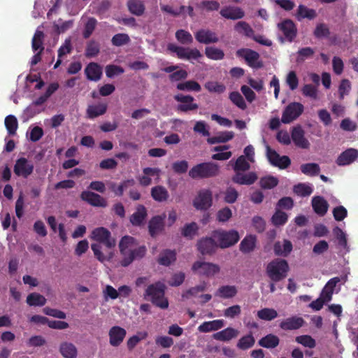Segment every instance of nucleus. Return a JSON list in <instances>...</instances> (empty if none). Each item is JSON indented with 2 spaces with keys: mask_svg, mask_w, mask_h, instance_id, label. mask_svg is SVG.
<instances>
[{
  "mask_svg": "<svg viewBox=\"0 0 358 358\" xmlns=\"http://www.w3.org/2000/svg\"><path fill=\"white\" fill-rule=\"evenodd\" d=\"M165 286L161 282L150 285L145 289L144 297L150 299L152 303L162 309L169 307L168 300L164 297Z\"/></svg>",
  "mask_w": 358,
  "mask_h": 358,
  "instance_id": "nucleus-1",
  "label": "nucleus"
},
{
  "mask_svg": "<svg viewBox=\"0 0 358 358\" xmlns=\"http://www.w3.org/2000/svg\"><path fill=\"white\" fill-rule=\"evenodd\" d=\"M289 270V264L285 259H275L268 264L266 271L273 282H279L287 277Z\"/></svg>",
  "mask_w": 358,
  "mask_h": 358,
  "instance_id": "nucleus-2",
  "label": "nucleus"
},
{
  "mask_svg": "<svg viewBox=\"0 0 358 358\" xmlns=\"http://www.w3.org/2000/svg\"><path fill=\"white\" fill-rule=\"evenodd\" d=\"M220 167L213 162H203L194 166L189 171V176L193 179L209 178L217 176Z\"/></svg>",
  "mask_w": 358,
  "mask_h": 358,
  "instance_id": "nucleus-3",
  "label": "nucleus"
},
{
  "mask_svg": "<svg viewBox=\"0 0 358 358\" xmlns=\"http://www.w3.org/2000/svg\"><path fill=\"white\" fill-rule=\"evenodd\" d=\"M213 236L218 242V246L221 248H229L235 245L240 239L238 231L234 229L228 231L215 230L213 232Z\"/></svg>",
  "mask_w": 358,
  "mask_h": 358,
  "instance_id": "nucleus-4",
  "label": "nucleus"
},
{
  "mask_svg": "<svg viewBox=\"0 0 358 358\" xmlns=\"http://www.w3.org/2000/svg\"><path fill=\"white\" fill-rule=\"evenodd\" d=\"M167 50L176 54L178 58L181 59H198L202 57L200 51L196 48H185L173 43L167 45Z\"/></svg>",
  "mask_w": 358,
  "mask_h": 358,
  "instance_id": "nucleus-5",
  "label": "nucleus"
},
{
  "mask_svg": "<svg viewBox=\"0 0 358 358\" xmlns=\"http://www.w3.org/2000/svg\"><path fill=\"white\" fill-rule=\"evenodd\" d=\"M91 238L99 243H103L108 249L114 248L116 245V241L111 237L110 231L103 227L93 229Z\"/></svg>",
  "mask_w": 358,
  "mask_h": 358,
  "instance_id": "nucleus-6",
  "label": "nucleus"
},
{
  "mask_svg": "<svg viewBox=\"0 0 358 358\" xmlns=\"http://www.w3.org/2000/svg\"><path fill=\"white\" fill-rule=\"evenodd\" d=\"M303 104L299 102L289 103L282 111L281 122L284 124H289L296 120L303 112Z\"/></svg>",
  "mask_w": 358,
  "mask_h": 358,
  "instance_id": "nucleus-7",
  "label": "nucleus"
},
{
  "mask_svg": "<svg viewBox=\"0 0 358 358\" xmlns=\"http://www.w3.org/2000/svg\"><path fill=\"white\" fill-rule=\"evenodd\" d=\"M192 269L198 275L206 277L213 276L220 271V268L217 264L201 261L195 262L192 265Z\"/></svg>",
  "mask_w": 358,
  "mask_h": 358,
  "instance_id": "nucleus-8",
  "label": "nucleus"
},
{
  "mask_svg": "<svg viewBox=\"0 0 358 358\" xmlns=\"http://www.w3.org/2000/svg\"><path fill=\"white\" fill-rule=\"evenodd\" d=\"M213 203L212 192L208 189H201L193 200V206L196 210H206Z\"/></svg>",
  "mask_w": 358,
  "mask_h": 358,
  "instance_id": "nucleus-9",
  "label": "nucleus"
},
{
  "mask_svg": "<svg viewBox=\"0 0 358 358\" xmlns=\"http://www.w3.org/2000/svg\"><path fill=\"white\" fill-rule=\"evenodd\" d=\"M174 99L180 103L177 106L178 111L187 113L199 108V105L194 103V98L191 95L178 94L174 96Z\"/></svg>",
  "mask_w": 358,
  "mask_h": 358,
  "instance_id": "nucleus-10",
  "label": "nucleus"
},
{
  "mask_svg": "<svg viewBox=\"0 0 358 358\" xmlns=\"http://www.w3.org/2000/svg\"><path fill=\"white\" fill-rule=\"evenodd\" d=\"M236 55L244 58L248 66L255 69H259L263 66L262 62L259 61V55L251 49H240L236 51Z\"/></svg>",
  "mask_w": 358,
  "mask_h": 358,
  "instance_id": "nucleus-11",
  "label": "nucleus"
},
{
  "mask_svg": "<svg viewBox=\"0 0 358 358\" xmlns=\"http://www.w3.org/2000/svg\"><path fill=\"white\" fill-rule=\"evenodd\" d=\"M278 28L282 33L285 40L288 42H292L296 37L297 28L292 20H284L278 24Z\"/></svg>",
  "mask_w": 358,
  "mask_h": 358,
  "instance_id": "nucleus-12",
  "label": "nucleus"
},
{
  "mask_svg": "<svg viewBox=\"0 0 358 358\" xmlns=\"http://www.w3.org/2000/svg\"><path fill=\"white\" fill-rule=\"evenodd\" d=\"M34 171V165L26 158L20 157L16 160L13 171L17 176H22L27 178Z\"/></svg>",
  "mask_w": 358,
  "mask_h": 358,
  "instance_id": "nucleus-13",
  "label": "nucleus"
},
{
  "mask_svg": "<svg viewBox=\"0 0 358 358\" xmlns=\"http://www.w3.org/2000/svg\"><path fill=\"white\" fill-rule=\"evenodd\" d=\"M291 138L294 145L301 149H308L310 143L305 137V131L300 125L294 127L291 131Z\"/></svg>",
  "mask_w": 358,
  "mask_h": 358,
  "instance_id": "nucleus-14",
  "label": "nucleus"
},
{
  "mask_svg": "<svg viewBox=\"0 0 358 358\" xmlns=\"http://www.w3.org/2000/svg\"><path fill=\"white\" fill-rule=\"evenodd\" d=\"M80 199L92 206L105 208L107 201L101 195L91 191H83L80 194Z\"/></svg>",
  "mask_w": 358,
  "mask_h": 358,
  "instance_id": "nucleus-15",
  "label": "nucleus"
},
{
  "mask_svg": "<svg viewBox=\"0 0 358 358\" xmlns=\"http://www.w3.org/2000/svg\"><path fill=\"white\" fill-rule=\"evenodd\" d=\"M197 42L203 44L216 43L219 41L217 34L208 29H201L194 33Z\"/></svg>",
  "mask_w": 358,
  "mask_h": 358,
  "instance_id": "nucleus-16",
  "label": "nucleus"
},
{
  "mask_svg": "<svg viewBox=\"0 0 358 358\" xmlns=\"http://www.w3.org/2000/svg\"><path fill=\"white\" fill-rule=\"evenodd\" d=\"M211 237L202 238L197 242V249L203 255H211L217 248L218 244Z\"/></svg>",
  "mask_w": 358,
  "mask_h": 358,
  "instance_id": "nucleus-17",
  "label": "nucleus"
},
{
  "mask_svg": "<svg viewBox=\"0 0 358 358\" xmlns=\"http://www.w3.org/2000/svg\"><path fill=\"white\" fill-rule=\"evenodd\" d=\"M258 179L257 174L254 171L248 173L237 172L232 178L233 182L241 185H251Z\"/></svg>",
  "mask_w": 358,
  "mask_h": 358,
  "instance_id": "nucleus-18",
  "label": "nucleus"
},
{
  "mask_svg": "<svg viewBox=\"0 0 358 358\" xmlns=\"http://www.w3.org/2000/svg\"><path fill=\"white\" fill-rule=\"evenodd\" d=\"M127 335L126 330L119 326L111 327L108 332L109 343L113 347H118Z\"/></svg>",
  "mask_w": 358,
  "mask_h": 358,
  "instance_id": "nucleus-19",
  "label": "nucleus"
},
{
  "mask_svg": "<svg viewBox=\"0 0 358 358\" xmlns=\"http://www.w3.org/2000/svg\"><path fill=\"white\" fill-rule=\"evenodd\" d=\"M146 251L147 249L145 245H141L137 248L130 250L127 255L125 257H123L121 260V265L124 267L128 266L134 260L143 258L145 255Z\"/></svg>",
  "mask_w": 358,
  "mask_h": 358,
  "instance_id": "nucleus-20",
  "label": "nucleus"
},
{
  "mask_svg": "<svg viewBox=\"0 0 358 358\" xmlns=\"http://www.w3.org/2000/svg\"><path fill=\"white\" fill-rule=\"evenodd\" d=\"M305 324L304 320L301 317L292 316L280 322L279 327L284 331L296 330Z\"/></svg>",
  "mask_w": 358,
  "mask_h": 358,
  "instance_id": "nucleus-21",
  "label": "nucleus"
},
{
  "mask_svg": "<svg viewBox=\"0 0 358 358\" xmlns=\"http://www.w3.org/2000/svg\"><path fill=\"white\" fill-rule=\"evenodd\" d=\"M358 157V150L355 148H348L341 152L336 159L338 166H346L352 164Z\"/></svg>",
  "mask_w": 358,
  "mask_h": 358,
  "instance_id": "nucleus-22",
  "label": "nucleus"
},
{
  "mask_svg": "<svg viewBox=\"0 0 358 358\" xmlns=\"http://www.w3.org/2000/svg\"><path fill=\"white\" fill-rule=\"evenodd\" d=\"M220 14L222 17L226 19L233 20L242 19L245 16L244 10L241 8L237 6L224 7L220 10Z\"/></svg>",
  "mask_w": 358,
  "mask_h": 358,
  "instance_id": "nucleus-23",
  "label": "nucleus"
},
{
  "mask_svg": "<svg viewBox=\"0 0 358 358\" xmlns=\"http://www.w3.org/2000/svg\"><path fill=\"white\" fill-rule=\"evenodd\" d=\"M311 203L313 209L317 215L324 216L327 213L329 203L322 196H313Z\"/></svg>",
  "mask_w": 358,
  "mask_h": 358,
  "instance_id": "nucleus-24",
  "label": "nucleus"
},
{
  "mask_svg": "<svg viewBox=\"0 0 358 358\" xmlns=\"http://www.w3.org/2000/svg\"><path fill=\"white\" fill-rule=\"evenodd\" d=\"M85 73L88 80L98 81L102 76V69L97 63L90 62L85 69Z\"/></svg>",
  "mask_w": 358,
  "mask_h": 358,
  "instance_id": "nucleus-25",
  "label": "nucleus"
},
{
  "mask_svg": "<svg viewBox=\"0 0 358 358\" xmlns=\"http://www.w3.org/2000/svg\"><path fill=\"white\" fill-rule=\"evenodd\" d=\"M137 245V241L134 237L130 236H123L119 243L120 254L123 257H125L129 253V251L132 250V248Z\"/></svg>",
  "mask_w": 358,
  "mask_h": 358,
  "instance_id": "nucleus-26",
  "label": "nucleus"
},
{
  "mask_svg": "<svg viewBox=\"0 0 358 358\" xmlns=\"http://www.w3.org/2000/svg\"><path fill=\"white\" fill-rule=\"evenodd\" d=\"M224 326L223 320H215L212 321L204 322L198 327V331L201 333H208L213 331H217Z\"/></svg>",
  "mask_w": 358,
  "mask_h": 358,
  "instance_id": "nucleus-27",
  "label": "nucleus"
},
{
  "mask_svg": "<svg viewBox=\"0 0 358 358\" xmlns=\"http://www.w3.org/2000/svg\"><path fill=\"white\" fill-rule=\"evenodd\" d=\"M164 218L159 215L153 217L149 222L148 229L152 237H155L157 234L164 230Z\"/></svg>",
  "mask_w": 358,
  "mask_h": 358,
  "instance_id": "nucleus-28",
  "label": "nucleus"
},
{
  "mask_svg": "<svg viewBox=\"0 0 358 358\" xmlns=\"http://www.w3.org/2000/svg\"><path fill=\"white\" fill-rule=\"evenodd\" d=\"M238 331L232 327H227L220 331H218L213 335L215 340L220 341H229L232 338L237 337Z\"/></svg>",
  "mask_w": 358,
  "mask_h": 358,
  "instance_id": "nucleus-29",
  "label": "nucleus"
},
{
  "mask_svg": "<svg viewBox=\"0 0 358 358\" xmlns=\"http://www.w3.org/2000/svg\"><path fill=\"white\" fill-rule=\"evenodd\" d=\"M176 260V252L175 250L166 249L162 250L157 259L159 264L169 266Z\"/></svg>",
  "mask_w": 358,
  "mask_h": 358,
  "instance_id": "nucleus-30",
  "label": "nucleus"
},
{
  "mask_svg": "<svg viewBox=\"0 0 358 358\" xmlns=\"http://www.w3.org/2000/svg\"><path fill=\"white\" fill-rule=\"evenodd\" d=\"M147 210L143 205H138L134 212L130 217V222L134 226L141 225L147 217Z\"/></svg>",
  "mask_w": 358,
  "mask_h": 358,
  "instance_id": "nucleus-31",
  "label": "nucleus"
},
{
  "mask_svg": "<svg viewBox=\"0 0 358 358\" xmlns=\"http://www.w3.org/2000/svg\"><path fill=\"white\" fill-rule=\"evenodd\" d=\"M150 194L152 198L157 202L166 201L169 197L168 190L162 185H157L151 189Z\"/></svg>",
  "mask_w": 358,
  "mask_h": 358,
  "instance_id": "nucleus-32",
  "label": "nucleus"
},
{
  "mask_svg": "<svg viewBox=\"0 0 358 358\" xmlns=\"http://www.w3.org/2000/svg\"><path fill=\"white\" fill-rule=\"evenodd\" d=\"M127 6L129 11L136 16L143 15L145 10V6L141 0H128Z\"/></svg>",
  "mask_w": 358,
  "mask_h": 358,
  "instance_id": "nucleus-33",
  "label": "nucleus"
},
{
  "mask_svg": "<svg viewBox=\"0 0 358 358\" xmlns=\"http://www.w3.org/2000/svg\"><path fill=\"white\" fill-rule=\"evenodd\" d=\"M292 244L289 240H284L282 243L278 241L273 247L275 254L283 257H287L292 252Z\"/></svg>",
  "mask_w": 358,
  "mask_h": 358,
  "instance_id": "nucleus-34",
  "label": "nucleus"
},
{
  "mask_svg": "<svg viewBox=\"0 0 358 358\" xmlns=\"http://www.w3.org/2000/svg\"><path fill=\"white\" fill-rule=\"evenodd\" d=\"M59 352L64 358H76L78 350L71 343L64 342L59 346Z\"/></svg>",
  "mask_w": 358,
  "mask_h": 358,
  "instance_id": "nucleus-35",
  "label": "nucleus"
},
{
  "mask_svg": "<svg viewBox=\"0 0 358 358\" xmlns=\"http://www.w3.org/2000/svg\"><path fill=\"white\" fill-rule=\"evenodd\" d=\"M107 105L101 103L96 105H90L87 108V115L90 119H94L106 113Z\"/></svg>",
  "mask_w": 358,
  "mask_h": 358,
  "instance_id": "nucleus-36",
  "label": "nucleus"
},
{
  "mask_svg": "<svg viewBox=\"0 0 358 358\" xmlns=\"http://www.w3.org/2000/svg\"><path fill=\"white\" fill-rule=\"evenodd\" d=\"M280 343L279 338L274 334H269L262 337L259 341V345L265 348H275Z\"/></svg>",
  "mask_w": 358,
  "mask_h": 358,
  "instance_id": "nucleus-37",
  "label": "nucleus"
},
{
  "mask_svg": "<svg viewBox=\"0 0 358 358\" xmlns=\"http://www.w3.org/2000/svg\"><path fill=\"white\" fill-rule=\"evenodd\" d=\"M316 16L317 13L315 10L308 8L307 6L302 4L299 6L297 13L296 14V17L298 20H301L302 19L305 18L313 20L315 18Z\"/></svg>",
  "mask_w": 358,
  "mask_h": 358,
  "instance_id": "nucleus-38",
  "label": "nucleus"
},
{
  "mask_svg": "<svg viewBox=\"0 0 358 358\" xmlns=\"http://www.w3.org/2000/svg\"><path fill=\"white\" fill-rule=\"evenodd\" d=\"M198 224L196 222H192L184 225L181 229V234L187 239L192 240L198 234Z\"/></svg>",
  "mask_w": 358,
  "mask_h": 358,
  "instance_id": "nucleus-39",
  "label": "nucleus"
},
{
  "mask_svg": "<svg viewBox=\"0 0 358 358\" xmlns=\"http://www.w3.org/2000/svg\"><path fill=\"white\" fill-rule=\"evenodd\" d=\"M256 245V237L253 235L246 236L240 243V250L243 253L252 252Z\"/></svg>",
  "mask_w": 358,
  "mask_h": 358,
  "instance_id": "nucleus-40",
  "label": "nucleus"
},
{
  "mask_svg": "<svg viewBox=\"0 0 358 358\" xmlns=\"http://www.w3.org/2000/svg\"><path fill=\"white\" fill-rule=\"evenodd\" d=\"M237 289L234 285H222L218 288L215 295L224 299H229L235 296Z\"/></svg>",
  "mask_w": 358,
  "mask_h": 358,
  "instance_id": "nucleus-41",
  "label": "nucleus"
},
{
  "mask_svg": "<svg viewBox=\"0 0 358 358\" xmlns=\"http://www.w3.org/2000/svg\"><path fill=\"white\" fill-rule=\"evenodd\" d=\"M176 88L180 91L187 92H200L201 87L199 83L195 80H187L177 84Z\"/></svg>",
  "mask_w": 358,
  "mask_h": 358,
  "instance_id": "nucleus-42",
  "label": "nucleus"
},
{
  "mask_svg": "<svg viewBox=\"0 0 358 358\" xmlns=\"http://www.w3.org/2000/svg\"><path fill=\"white\" fill-rule=\"evenodd\" d=\"M255 343V339L252 336V334L250 332V334L241 337L237 344L236 346L238 349L242 350H245L249 348H251Z\"/></svg>",
  "mask_w": 358,
  "mask_h": 358,
  "instance_id": "nucleus-43",
  "label": "nucleus"
},
{
  "mask_svg": "<svg viewBox=\"0 0 358 358\" xmlns=\"http://www.w3.org/2000/svg\"><path fill=\"white\" fill-rule=\"evenodd\" d=\"M91 248L94 252V257L100 262H104L105 261H110L113 257V252H110L107 255H105L101 252V246L97 243L91 245Z\"/></svg>",
  "mask_w": 358,
  "mask_h": 358,
  "instance_id": "nucleus-44",
  "label": "nucleus"
},
{
  "mask_svg": "<svg viewBox=\"0 0 358 358\" xmlns=\"http://www.w3.org/2000/svg\"><path fill=\"white\" fill-rule=\"evenodd\" d=\"M205 55L212 60H221L224 57V52L222 50L213 46L206 47Z\"/></svg>",
  "mask_w": 358,
  "mask_h": 358,
  "instance_id": "nucleus-45",
  "label": "nucleus"
},
{
  "mask_svg": "<svg viewBox=\"0 0 358 358\" xmlns=\"http://www.w3.org/2000/svg\"><path fill=\"white\" fill-rule=\"evenodd\" d=\"M27 303L31 306H43L46 303V299L38 293H31L27 297Z\"/></svg>",
  "mask_w": 358,
  "mask_h": 358,
  "instance_id": "nucleus-46",
  "label": "nucleus"
},
{
  "mask_svg": "<svg viewBox=\"0 0 358 358\" xmlns=\"http://www.w3.org/2000/svg\"><path fill=\"white\" fill-rule=\"evenodd\" d=\"M229 99L234 105L241 110H244L247 108V104L243 96L238 92L234 91L230 92L229 94Z\"/></svg>",
  "mask_w": 358,
  "mask_h": 358,
  "instance_id": "nucleus-47",
  "label": "nucleus"
},
{
  "mask_svg": "<svg viewBox=\"0 0 358 358\" xmlns=\"http://www.w3.org/2000/svg\"><path fill=\"white\" fill-rule=\"evenodd\" d=\"M234 29L239 34H243L245 36L252 38L254 35V30L248 23L244 21L237 22L234 26Z\"/></svg>",
  "mask_w": 358,
  "mask_h": 358,
  "instance_id": "nucleus-48",
  "label": "nucleus"
},
{
  "mask_svg": "<svg viewBox=\"0 0 358 358\" xmlns=\"http://www.w3.org/2000/svg\"><path fill=\"white\" fill-rule=\"evenodd\" d=\"M250 169V164L247 161L244 155H241L237 158L234 164L233 165V169L236 173L237 172H245Z\"/></svg>",
  "mask_w": 358,
  "mask_h": 358,
  "instance_id": "nucleus-49",
  "label": "nucleus"
},
{
  "mask_svg": "<svg viewBox=\"0 0 358 358\" xmlns=\"http://www.w3.org/2000/svg\"><path fill=\"white\" fill-rule=\"evenodd\" d=\"M135 183L134 179L124 180L120 185L117 186L115 183L110 185V189L116 196H121L124 194V191L128 186H132Z\"/></svg>",
  "mask_w": 358,
  "mask_h": 358,
  "instance_id": "nucleus-50",
  "label": "nucleus"
},
{
  "mask_svg": "<svg viewBox=\"0 0 358 358\" xmlns=\"http://www.w3.org/2000/svg\"><path fill=\"white\" fill-rule=\"evenodd\" d=\"M301 172L307 176H317L320 172V166L316 163L303 164L300 167Z\"/></svg>",
  "mask_w": 358,
  "mask_h": 358,
  "instance_id": "nucleus-51",
  "label": "nucleus"
},
{
  "mask_svg": "<svg viewBox=\"0 0 358 358\" xmlns=\"http://www.w3.org/2000/svg\"><path fill=\"white\" fill-rule=\"evenodd\" d=\"M257 315L261 320L271 321L278 317V313L273 308H264L258 310Z\"/></svg>",
  "mask_w": 358,
  "mask_h": 358,
  "instance_id": "nucleus-52",
  "label": "nucleus"
},
{
  "mask_svg": "<svg viewBox=\"0 0 358 358\" xmlns=\"http://www.w3.org/2000/svg\"><path fill=\"white\" fill-rule=\"evenodd\" d=\"M288 220V215L286 213L276 208L275 213L271 217V222L274 226L279 227L284 225Z\"/></svg>",
  "mask_w": 358,
  "mask_h": 358,
  "instance_id": "nucleus-53",
  "label": "nucleus"
},
{
  "mask_svg": "<svg viewBox=\"0 0 358 358\" xmlns=\"http://www.w3.org/2000/svg\"><path fill=\"white\" fill-rule=\"evenodd\" d=\"M175 36L177 41L182 45H189L193 42L192 34L185 29L177 30Z\"/></svg>",
  "mask_w": 358,
  "mask_h": 358,
  "instance_id": "nucleus-54",
  "label": "nucleus"
},
{
  "mask_svg": "<svg viewBox=\"0 0 358 358\" xmlns=\"http://www.w3.org/2000/svg\"><path fill=\"white\" fill-rule=\"evenodd\" d=\"M278 184V178L272 176L262 177L259 180V185L264 189H273L276 187Z\"/></svg>",
  "mask_w": 358,
  "mask_h": 358,
  "instance_id": "nucleus-55",
  "label": "nucleus"
},
{
  "mask_svg": "<svg viewBox=\"0 0 358 358\" xmlns=\"http://www.w3.org/2000/svg\"><path fill=\"white\" fill-rule=\"evenodd\" d=\"M71 52V41L69 39H66L64 43L59 48L58 50V59L57 62L54 66V69H57L62 64L61 57L66 55V54H69Z\"/></svg>",
  "mask_w": 358,
  "mask_h": 358,
  "instance_id": "nucleus-56",
  "label": "nucleus"
},
{
  "mask_svg": "<svg viewBox=\"0 0 358 358\" xmlns=\"http://www.w3.org/2000/svg\"><path fill=\"white\" fill-rule=\"evenodd\" d=\"M5 126L10 135H15L18 127L17 120L15 116L9 115L5 118Z\"/></svg>",
  "mask_w": 358,
  "mask_h": 358,
  "instance_id": "nucleus-57",
  "label": "nucleus"
},
{
  "mask_svg": "<svg viewBox=\"0 0 358 358\" xmlns=\"http://www.w3.org/2000/svg\"><path fill=\"white\" fill-rule=\"evenodd\" d=\"M148 336V332L141 331L138 333V335L130 337L127 342V348L129 350H133L141 340L145 339Z\"/></svg>",
  "mask_w": 358,
  "mask_h": 358,
  "instance_id": "nucleus-58",
  "label": "nucleus"
},
{
  "mask_svg": "<svg viewBox=\"0 0 358 358\" xmlns=\"http://www.w3.org/2000/svg\"><path fill=\"white\" fill-rule=\"evenodd\" d=\"M313 34L317 38H327L330 35V30L327 24L320 23L317 24Z\"/></svg>",
  "mask_w": 358,
  "mask_h": 358,
  "instance_id": "nucleus-59",
  "label": "nucleus"
},
{
  "mask_svg": "<svg viewBox=\"0 0 358 358\" xmlns=\"http://www.w3.org/2000/svg\"><path fill=\"white\" fill-rule=\"evenodd\" d=\"M294 192L301 196H310L313 192V189L308 185L305 183H299L294 186Z\"/></svg>",
  "mask_w": 358,
  "mask_h": 358,
  "instance_id": "nucleus-60",
  "label": "nucleus"
},
{
  "mask_svg": "<svg viewBox=\"0 0 358 358\" xmlns=\"http://www.w3.org/2000/svg\"><path fill=\"white\" fill-rule=\"evenodd\" d=\"M129 42L130 38L129 35L124 33L115 34L111 39L112 44L117 47L127 45Z\"/></svg>",
  "mask_w": 358,
  "mask_h": 358,
  "instance_id": "nucleus-61",
  "label": "nucleus"
},
{
  "mask_svg": "<svg viewBox=\"0 0 358 358\" xmlns=\"http://www.w3.org/2000/svg\"><path fill=\"white\" fill-rule=\"evenodd\" d=\"M100 51L99 44L95 41H90L86 47L85 56L87 57H92L99 54Z\"/></svg>",
  "mask_w": 358,
  "mask_h": 358,
  "instance_id": "nucleus-62",
  "label": "nucleus"
},
{
  "mask_svg": "<svg viewBox=\"0 0 358 358\" xmlns=\"http://www.w3.org/2000/svg\"><path fill=\"white\" fill-rule=\"evenodd\" d=\"M205 88L210 92L223 93L226 90L224 84L215 81H209L205 84Z\"/></svg>",
  "mask_w": 358,
  "mask_h": 358,
  "instance_id": "nucleus-63",
  "label": "nucleus"
},
{
  "mask_svg": "<svg viewBox=\"0 0 358 358\" xmlns=\"http://www.w3.org/2000/svg\"><path fill=\"white\" fill-rule=\"evenodd\" d=\"M224 194V201L227 203H235L238 197V191L233 187H227Z\"/></svg>",
  "mask_w": 358,
  "mask_h": 358,
  "instance_id": "nucleus-64",
  "label": "nucleus"
}]
</instances>
